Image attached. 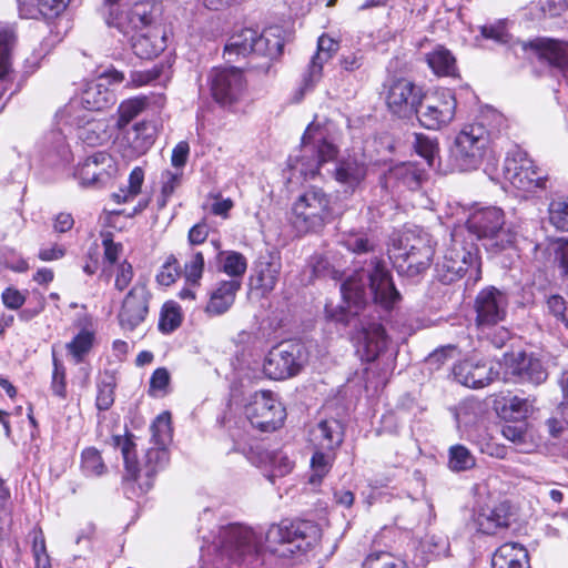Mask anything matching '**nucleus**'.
<instances>
[{
  "label": "nucleus",
  "instance_id": "obj_38",
  "mask_svg": "<svg viewBox=\"0 0 568 568\" xmlns=\"http://www.w3.org/2000/svg\"><path fill=\"white\" fill-rule=\"evenodd\" d=\"M426 62L433 72L439 77L456 74V59L448 49L442 45H437L426 54Z\"/></svg>",
  "mask_w": 568,
  "mask_h": 568
},
{
  "label": "nucleus",
  "instance_id": "obj_45",
  "mask_svg": "<svg viewBox=\"0 0 568 568\" xmlns=\"http://www.w3.org/2000/svg\"><path fill=\"white\" fill-rule=\"evenodd\" d=\"M114 274V287L119 292L124 291L132 282L134 272L132 265L128 261H122L113 267H103L102 276H111Z\"/></svg>",
  "mask_w": 568,
  "mask_h": 568
},
{
  "label": "nucleus",
  "instance_id": "obj_58",
  "mask_svg": "<svg viewBox=\"0 0 568 568\" xmlns=\"http://www.w3.org/2000/svg\"><path fill=\"white\" fill-rule=\"evenodd\" d=\"M344 246L354 253L361 254L373 250L374 244L365 234L352 233L343 240Z\"/></svg>",
  "mask_w": 568,
  "mask_h": 568
},
{
  "label": "nucleus",
  "instance_id": "obj_42",
  "mask_svg": "<svg viewBox=\"0 0 568 568\" xmlns=\"http://www.w3.org/2000/svg\"><path fill=\"white\" fill-rule=\"evenodd\" d=\"M14 43L13 30L0 27V81H6L11 73V51Z\"/></svg>",
  "mask_w": 568,
  "mask_h": 568
},
{
  "label": "nucleus",
  "instance_id": "obj_29",
  "mask_svg": "<svg viewBox=\"0 0 568 568\" xmlns=\"http://www.w3.org/2000/svg\"><path fill=\"white\" fill-rule=\"evenodd\" d=\"M240 280L221 281L210 293L205 313L209 316H220L226 313L235 302L237 292L241 290Z\"/></svg>",
  "mask_w": 568,
  "mask_h": 568
},
{
  "label": "nucleus",
  "instance_id": "obj_9",
  "mask_svg": "<svg viewBox=\"0 0 568 568\" xmlns=\"http://www.w3.org/2000/svg\"><path fill=\"white\" fill-rule=\"evenodd\" d=\"M434 253L429 234L407 232L400 240L399 246L393 250L390 258L399 274L414 277L430 266Z\"/></svg>",
  "mask_w": 568,
  "mask_h": 568
},
{
  "label": "nucleus",
  "instance_id": "obj_41",
  "mask_svg": "<svg viewBox=\"0 0 568 568\" xmlns=\"http://www.w3.org/2000/svg\"><path fill=\"white\" fill-rule=\"evenodd\" d=\"M135 155L144 154L154 143V126L148 122L134 124L132 133L128 138Z\"/></svg>",
  "mask_w": 568,
  "mask_h": 568
},
{
  "label": "nucleus",
  "instance_id": "obj_7",
  "mask_svg": "<svg viewBox=\"0 0 568 568\" xmlns=\"http://www.w3.org/2000/svg\"><path fill=\"white\" fill-rule=\"evenodd\" d=\"M333 219L331 196L318 187L304 191L292 205L291 222L301 233L317 232Z\"/></svg>",
  "mask_w": 568,
  "mask_h": 568
},
{
  "label": "nucleus",
  "instance_id": "obj_3",
  "mask_svg": "<svg viewBox=\"0 0 568 568\" xmlns=\"http://www.w3.org/2000/svg\"><path fill=\"white\" fill-rule=\"evenodd\" d=\"M282 44L280 40H270L265 34L254 29H242L231 36L224 47V59L227 63H236L242 59H248L247 67H258L267 70L268 60L280 54Z\"/></svg>",
  "mask_w": 568,
  "mask_h": 568
},
{
  "label": "nucleus",
  "instance_id": "obj_55",
  "mask_svg": "<svg viewBox=\"0 0 568 568\" xmlns=\"http://www.w3.org/2000/svg\"><path fill=\"white\" fill-rule=\"evenodd\" d=\"M182 173L165 170L161 175V197L159 204L165 206L169 197L174 193L181 183Z\"/></svg>",
  "mask_w": 568,
  "mask_h": 568
},
{
  "label": "nucleus",
  "instance_id": "obj_48",
  "mask_svg": "<svg viewBox=\"0 0 568 568\" xmlns=\"http://www.w3.org/2000/svg\"><path fill=\"white\" fill-rule=\"evenodd\" d=\"M182 323L180 306L174 302H168L163 305L159 328L163 333H172Z\"/></svg>",
  "mask_w": 568,
  "mask_h": 568
},
{
  "label": "nucleus",
  "instance_id": "obj_34",
  "mask_svg": "<svg viewBox=\"0 0 568 568\" xmlns=\"http://www.w3.org/2000/svg\"><path fill=\"white\" fill-rule=\"evenodd\" d=\"M359 339L363 345V357L367 362L376 359L387 346L385 329L382 324L376 322L362 327Z\"/></svg>",
  "mask_w": 568,
  "mask_h": 568
},
{
  "label": "nucleus",
  "instance_id": "obj_26",
  "mask_svg": "<svg viewBox=\"0 0 568 568\" xmlns=\"http://www.w3.org/2000/svg\"><path fill=\"white\" fill-rule=\"evenodd\" d=\"M281 270V257L277 254L261 255L254 264L251 285L263 294L271 293L277 284Z\"/></svg>",
  "mask_w": 568,
  "mask_h": 568
},
{
  "label": "nucleus",
  "instance_id": "obj_1",
  "mask_svg": "<svg viewBox=\"0 0 568 568\" xmlns=\"http://www.w3.org/2000/svg\"><path fill=\"white\" fill-rule=\"evenodd\" d=\"M341 293L347 310L341 306L337 311L326 305L325 311L329 318L345 324L349 323L352 316L357 315L369 297L386 310L400 300L389 272L378 260L372 261L371 270H361L347 277L341 285Z\"/></svg>",
  "mask_w": 568,
  "mask_h": 568
},
{
  "label": "nucleus",
  "instance_id": "obj_25",
  "mask_svg": "<svg viewBox=\"0 0 568 568\" xmlns=\"http://www.w3.org/2000/svg\"><path fill=\"white\" fill-rule=\"evenodd\" d=\"M336 163L334 178L346 190L354 191L366 178L367 161L363 153L347 154Z\"/></svg>",
  "mask_w": 568,
  "mask_h": 568
},
{
  "label": "nucleus",
  "instance_id": "obj_49",
  "mask_svg": "<svg viewBox=\"0 0 568 568\" xmlns=\"http://www.w3.org/2000/svg\"><path fill=\"white\" fill-rule=\"evenodd\" d=\"M422 548L425 554L433 557H446L449 552V540L442 532L428 534L422 542Z\"/></svg>",
  "mask_w": 568,
  "mask_h": 568
},
{
  "label": "nucleus",
  "instance_id": "obj_46",
  "mask_svg": "<svg viewBox=\"0 0 568 568\" xmlns=\"http://www.w3.org/2000/svg\"><path fill=\"white\" fill-rule=\"evenodd\" d=\"M146 106L145 98H134L122 102L119 106L116 125L119 129L126 126Z\"/></svg>",
  "mask_w": 568,
  "mask_h": 568
},
{
  "label": "nucleus",
  "instance_id": "obj_19",
  "mask_svg": "<svg viewBox=\"0 0 568 568\" xmlns=\"http://www.w3.org/2000/svg\"><path fill=\"white\" fill-rule=\"evenodd\" d=\"M151 293L145 283L136 282L123 298L118 314L122 328L133 331L144 322L149 313Z\"/></svg>",
  "mask_w": 568,
  "mask_h": 568
},
{
  "label": "nucleus",
  "instance_id": "obj_2",
  "mask_svg": "<svg viewBox=\"0 0 568 568\" xmlns=\"http://www.w3.org/2000/svg\"><path fill=\"white\" fill-rule=\"evenodd\" d=\"M112 440L113 446L121 450L124 460V479L136 484L141 493L149 491L153 486L155 474L163 469L169 462V453L165 447L154 445L148 448L143 459L139 462L131 435L113 436Z\"/></svg>",
  "mask_w": 568,
  "mask_h": 568
},
{
  "label": "nucleus",
  "instance_id": "obj_39",
  "mask_svg": "<svg viewBox=\"0 0 568 568\" xmlns=\"http://www.w3.org/2000/svg\"><path fill=\"white\" fill-rule=\"evenodd\" d=\"M313 449V456L311 458V476L310 483L312 485L321 484L322 479L329 473L335 458L336 450L332 449Z\"/></svg>",
  "mask_w": 568,
  "mask_h": 568
},
{
  "label": "nucleus",
  "instance_id": "obj_53",
  "mask_svg": "<svg viewBox=\"0 0 568 568\" xmlns=\"http://www.w3.org/2000/svg\"><path fill=\"white\" fill-rule=\"evenodd\" d=\"M81 466L88 476H100L106 469L99 450L93 447L82 452Z\"/></svg>",
  "mask_w": 568,
  "mask_h": 568
},
{
  "label": "nucleus",
  "instance_id": "obj_63",
  "mask_svg": "<svg viewBox=\"0 0 568 568\" xmlns=\"http://www.w3.org/2000/svg\"><path fill=\"white\" fill-rule=\"evenodd\" d=\"M102 244L104 247L103 258L105 263H109L108 267H113L120 263L119 258L122 253V245L114 243L109 236L103 239Z\"/></svg>",
  "mask_w": 568,
  "mask_h": 568
},
{
  "label": "nucleus",
  "instance_id": "obj_17",
  "mask_svg": "<svg viewBox=\"0 0 568 568\" xmlns=\"http://www.w3.org/2000/svg\"><path fill=\"white\" fill-rule=\"evenodd\" d=\"M209 81L213 98L224 105L236 102L245 89V80L240 67L213 68Z\"/></svg>",
  "mask_w": 568,
  "mask_h": 568
},
{
  "label": "nucleus",
  "instance_id": "obj_43",
  "mask_svg": "<svg viewBox=\"0 0 568 568\" xmlns=\"http://www.w3.org/2000/svg\"><path fill=\"white\" fill-rule=\"evenodd\" d=\"M152 442L154 445L165 447L172 439L171 414L161 413L151 425Z\"/></svg>",
  "mask_w": 568,
  "mask_h": 568
},
{
  "label": "nucleus",
  "instance_id": "obj_20",
  "mask_svg": "<svg viewBox=\"0 0 568 568\" xmlns=\"http://www.w3.org/2000/svg\"><path fill=\"white\" fill-rule=\"evenodd\" d=\"M422 98L420 88L406 79H398L389 85L386 103L392 113L399 118H409L417 113Z\"/></svg>",
  "mask_w": 568,
  "mask_h": 568
},
{
  "label": "nucleus",
  "instance_id": "obj_18",
  "mask_svg": "<svg viewBox=\"0 0 568 568\" xmlns=\"http://www.w3.org/2000/svg\"><path fill=\"white\" fill-rule=\"evenodd\" d=\"M116 99L112 90L99 79L85 83L81 93L71 99L60 114H83L84 111H102L115 103Z\"/></svg>",
  "mask_w": 568,
  "mask_h": 568
},
{
  "label": "nucleus",
  "instance_id": "obj_14",
  "mask_svg": "<svg viewBox=\"0 0 568 568\" xmlns=\"http://www.w3.org/2000/svg\"><path fill=\"white\" fill-rule=\"evenodd\" d=\"M245 416L250 424L262 432H274L286 417V410L272 392L254 393L245 406Z\"/></svg>",
  "mask_w": 568,
  "mask_h": 568
},
{
  "label": "nucleus",
  "instance_id": "obj_22",
  "mask_svg": "<svg viewBox=\"0 0 568 568\" xmlns=\"http://www.w3.org/2000/svg\"><path fill=\"white\" fill-rule=\"evenodd\" d=\"M506 374L517 376L523 382L535 385L544 383L548 373L541 361L532 354L511 353L505 355Z\"/></svg>",
  "mask_w": 568,
  "mask_h": 568
},
{
  "label": "nucleus",
  "instance_id": "obj_4",
  "mask_svg": "<svg viewBox=\"0 0 568 568\" xmlns=\"http://www.w3.org/2000/svg\"><path fill=\"white\" fill-rule=\"evenodd\" d=\"M321 539V528L308 520H283L272 525L265 534L266 548L278 557L306 552Z\"/></svg>",
  "mask_w": 568,
  "mask_h": 568
},
{
  "label": "nucleus",
  "instance_id": "obj_5",
  "mask_svg": "<svg viewBox=\"0 0 568 568\" xmlns=\"http://www.w3.org/2000/svg\"><path fill=\"white\" fill-rule=\"evenodd\" d=\"M489 142V132L481 124L464 126L449 146L448 163L452 171L477 170L488 150Z\"/></svg>",
  "mask_w": 568,
  "mask_h": 568
},
{
  "label": "nucleus",
  "instance_id": "obj_23",
  "mask_svg": "<svg viewBox=\"0 0 568 568\" xmlns=\"http://www.w3.org/2000/svg\"><path fill=\"white\" fill-rule=\"evenodd\" d=\"M453 373L458 383L469 388L485 387L499 376V371L491 362H474L471 359L456 364Z\"/></svg>",
  "mask_w": 568,
  "mask_h": 568
},
{
  "label": "nucleus",
  "instance_id": "obj_8",
  "mask_svg": "<svg viewBox=\"0 0 568 568\" xmlns=\"http://www.w3.org/2000/svg\"><path fill=\"white\" fill-rule=\"evenodd\" d=\"M467 229L496 252L513 246L517 239V231L506 226L505 214L496 206L476 209L467 220Z\"/></svg>",
  "mask_w": 568,
  "mask_h": 568
},
{
  "label": "nucleus",
  "instance_id": "obj_64",
  "mask_svg": "<svg viewBox=\"0 0 568 568\" xmlns=\"http://www.w3.org/2000/svg\"><path fill=\"white\" fill-rule=\"evenodd\" d=\"M552 250L556 260L562 270V274L568 276V239H557L552 242Z\"/></svg>",
  "mask_w": 568,
  "mask_h": 568
},
{
  "label": "nucleus",
  "instance_id": "obj_35",
  "mask_svg": "<svg viewBox=\"0 0 568 568\" xmlns=\"http://www.w3.org/2000/svg\"><path fill=\"white\" fill-rule=\"evenodd\" d=\"M70 0H18L19 13L26 19L52 18L63 12Z\"/></svg>",
  "mask_w": 568,
  "mask_h": 568
},
{
  "label": "nucleus",
  "instance_id": "obj_44",
  "mask_svg": "<svg viewBox=\"0 0 568 568\" xmlns=\"http://www.w3.org/2000/svg\"><path fill=\"white\" fill-rule=\"evenodd\" d=\"M476 464L475 457L468 448L463 445H455L449 448L448 467L453 471H465Z\"/></svg>",
  "mask_w": 568,
  "mask_h": 568
},
{
  "label": "nucleus",
  "instance_id": "obj_12",
  "mask_svg": "<svg viewBox=\"0 0 568 568\" xmlns=\"http://www.w3.org/2000/svg\"><path fill=\"white\" fill-rule=\"evenodd\" d=\"M456 98L449 89H438L423 94L417 110L419 123L428 130H440L455 118Z\"/></svg>",
  "mask_w": 568,
  "mask_h": 568
},
{
  "label": "nucleus",
  "instance_id": "obj_61",
  "mask_svg": "<svg viewBox=\"0 0 568 568\" xmlns=\"http://www.w3.org/2000/svg\"><path fill=\"white\" fill-rule=\"evenodd\" d=\"M53 367L51 388L57 396L63 397L65 395V371L54 355Z\"/></svg>",
  "mask_w": 568,
  "mask_h": 568
},
{
  "label": "nucleus",
  "instance_id": "obj_50",
  "mask_svg": "<svg viewBox=\"0 0 568 568\" xmlns=\"http://www.w3.org/2000/svg\"><path fill=\"white\" fill-rule=\"evenodd\" d=\"M115 379L105 374L98 383L97 407L100 410L109 409L114 402Z\"/></svg>",
  "mask_w": 568,
  "mask_h": 568
},
{
  "label": "nucleus",
  "instance_id": "obj_16",
  "mask_svg": "<svg viewBox=\"0 0 568 568\" xmlns=\"http://www.w3.org/2000/svg\"><path fill=\"white\" fill-rule=\"evenodd\" d=\"M301 346L294 343L281 344L272 348L263 364L264 374L275 381L292 377L302 367Z\"/></svg>",
  "mask_w": 568,
  "mask_h": 568
},
{
  "label": "nucleus",
  "instance_id": "obj_31",
  "mask_svg": "<svg viewBox=\"0 0 568 568\" xmlns=\"http://www.w3.org/2000/svg\"><path fill=\"white\" fill-rule=\"evenodd\" d=\"M338 50V43L327 37L322 36L317 41V52L313 55L307 72L304 75V88H311L322 78L324 63L329 61L333 54Z\"/></svg>",
  "mask_w": 568,
  "mask_h": 568
},
{
  "label": "nucleus",
  "instance_id": "obj_52",
  "mask_svg": "<svg viewBox=\"0 0 568 568\" xmlns=\"http://www.w3.org/2000/svg\"><path fill=\"white\" fill-rule=\"evenodd\" d=\"M94 335L92 332L83 329L81 331L70 343L67 344L69 353L79 363L83 356L89 353L93 345Z\"/></svg>",
  "mask_w": 568,
  "mask_h": 568
},
{
  "label": "nucleus",
  "instance_id": "obj_36",
  "mask_svg": "<svg viewBox=\"0 0 568 568\" xmlns=\"http://www.w3.org/2000/svg\"><path fill=\"white\" fill-rule=\"evenodd\" d=\"M424 171L414 163H400L389 169L386 181L395 182L406 186L409 190H416L420 186Z\"/></svg>",
  "mask_w": 568,
  "mask_h": 568
},
{
  "label": "nucleus",
  "instance_id": "obj_24",
  "mask_svg": "<svg viewBox=\"0 0 568 568\" xmlns=\"http://www.w3.org/2000/svg\"><path fill=\"white\" fill-rule=\"evenodd\" d=\"M61 119L78 130V138L90 146L101 145L110 139L108 122L104 119H89L83 114H60Z\"/></svg>",
  "mask_w": 568,
  "mask_h": 568
},
{
  "label": "nucleus",
  "instance_id": "obj_33",
  "mask_svg": "<svg viewBox=\"0 0 568 568\" xmlns=\"http://www.w3.org/2000/svg\"><path fill=\"white\" fill-rule=\"evenodd\" d=\"M493 568H530L527 549L518 542H506L493 555Z\"/></svg>",
  "mask_w": 568,
  "mask_h": 568
},
{
  "label": "nucleus",
  "instance_id": "obj_40",
  "mask_svg": "<svg viewBox=\"0 0 568 568\" xmlns=\"http://www.w3.org/2000/svg\"><path fill=\"white\" fill-rule=\"evenodd\" d=\"M220 270L229 275L231 280H240L247 268V261L245 256L236 251L219 252Z\"/></svg>",
  "mask_w": 568,
  "mask_h": 568
},
{
  "label": "nucleus",
  "instance_id": "obj_51",
  "mask_svg": "<svg viewBox=\"0 0 568 568\" xmlns=\"http://www.w3.org/2000/svg\"><path fill=\"white\" fill-rule=\"evenodd\" d=\"M405 566L404 560L386 551L369 554L363 562V568H405Z\"/></svg>",
  "mask_w": 568,
  "mask_h": 568
},
{
  "label": "nucleus",
  "instance_id": "obj_15",
  "mask_svg": "<svg viewBox=\"0 0 568 568\" xmlns=\"http://www.w3.org/2000/svg\"><path fill=\"white\" fill-rule=\"evenodd\" d=\"M442 281L454 282L467 272L479 273L478 250L474 244L465 245L457 234L453 235L452 243L445 252L440 265Z\"/></svg>",
  "mask_w": 568,
  "mask_h": 568
},
{
  "label": "nucleus",
  "instance_id": "obj_11",
  "mask_svg": "<svg viewBox=\"0 0 568 568\" xmlns=\"http://www.w3.org/2000/svg\"><path fill=\"white\" fill-rule=\"evenodd\" d=\"M219 545L214 548L219 551L215 568L226 566L225 558L236 561L246 555H254L260 550L261 539L248 527L229 525L222 527L219 536Z\"/></svg>",
  "mask_w": 568,
  "mask_h": 568
},
{
  "label": "nucleus",
  "instance_id": "obj_30",
  "mask_svg": "<svg viewBox=\"0 0 568 568\" xmlns=\"http://www.w3.org/2000/svg\"><path fill=\"white\" fill-rule=\"evenodd\" d=\"M166 48V33L164 28H155L135 32L132 38V49L141 59H153Z\"/></svg>",
  "mask_w": 568,
  "mask_h": 568
},
{
  "label": "nucleus",
  "instance_id": "obj_21",
  "mask_svg": "<svg viewBox=\"0 0 568 568\" xmlns=\"http://www.w3.org/2000/svg\"><path fill=\"white\" fill-rule=\"evenodd\" d=\"M507 298L495 287L481 290L475 300L476 325L484 329L501 322L506 316Z\"/></svg>",
  "mask_w": 568,
  "mask_h": 568
},
{
  "label": "nucleus",
  "instance_id": "obj_57",
  "mask_svg": "<svg viewBox=\"0 0 568 568\" xmlns=\"http://www.w3.org/2000/svg\"><path fill=\"white\" fill-rule=\"evenodd\" d=\"M415 150L423 156L429 166L434 165L435 156L438 152V145L435 141L423 134H416L415 136Z\"/></svg>",
  "mask_w": 568,
  "mask_h": 568
},
{
  "label": "nucleus",
  "instance_id": "obj_10",
  "mask_svg": "<svg viewBox=\"0 0 568 568\" xmlns=\"http://www.w3.org/2000/svg\"><path fill=\"white\" fill-rule=\"evenodd\" d=\"M503 176L514 189L523 192H535L547 186V175L535 165L528 154L520 150L509 151L503 165Z\"/></svg>",
  "mask_w": 568,
  "mask_h": 568
},
{
  "label": "nucleus",
  "instance_id": "obj_60",
  "mask_svg": "<svg viewBox=\"0 0 568 568\" xmlns=\"http://www.w3.org/2000/svg\"><path fill=\"white\" fill-rule=\"evenodd\" d=\"M547 307L558 321L568 329V305L560 295H552L547 300Z\"/></svg>",
  "mask_w": 568,
  "mask_h": 568
},
{
  "label": "nucleus",
  "instance_id": "obj_47",
  "mask_svg": "<svg viewBox=\"0 0 568 568\" xmlns=\"http://www.w3.org/2000/svg\"><path fill=\"white\" fill-rule=\"evenodd\" d=\"M549 222L557 230L568 232V199L558 197L548 206Z\"/></svg>",
  "mask_w": 568,
  "mask_h": 568
},
{
  "label": "nucleus",
  "instance_id": "obj_59",
  "mask_svg": "<svg viewBox=\"0 0 568 568\" xmlns=\"http://www.w3.org/2000/svg\"><path fill=\"white\" fill-rule=\"evenodd\" d=\"M162 69L163 68L154 67L146 71H134L131 73L130 81L126 85L130 88H139L150 84L160 78Z\"/></svg>",
  "mask_w": 568,
  "mask_h": 568
},
{
  "label": "nucleus",
  "instance_id": "obj_32",
  "mask_svg": "<svg viewBox=\"0 0 568 568\" xmlns=\"http://www.w3.org/2000/svg\"><path fill=\"white\" fill-rule=\"evenodd\" d=\"M509 506L500 503L495 507L480 508L475 515L477 529L486 535H494L499 529L507 528L509 525Z\"/></svg>",
  "mask_w": 568,
  "mask_h": 568
},
{
  "label": "nucleus",
  "instance_id": "obj_62",
  "mask_svg": "<svg viewBox=\"0 0 568 568\" xmlns=\"http://www.w3.org/2000/svg\"><path fill=\"white\" fill-rule=\"evenodd\" d=\"M480 33L484 38L491 39L498 43H507L510 38L506 31L505 24L501 22L481 27Z\"/></svg>",
  "mask_w": 568,
  "mask_h": 568
},
{
  "label": "nucleus",
  "instance_id": "obj_28",
  "mask_svg": "<svg viewBox=\"0 0 568 568\" xmlns=\"http://www.w3.org/2000/svg\"><path fill=\"white\" fill-rule=\"evenodd\" d=\"M523 50L532 49L540 59L548 61L551 65L561 70L568 78V42L555 40H537L534 42H521Z\"/></svg>",
  "mask_w": 568,
  "mask_h": 568
},
{
  "label": "nucleus",
  "instance_id": "obj_6",
  "mask_svg": "<svg viewBox=\"0 0 568 568\" xmlns=\"http://www.w3.org/2000/svg\"><path fill=\"white\" fill-rule=\"evenodd\" d=\"M338 153L337 146L328 141L324 131L314 123L310 124L302 138L301 155L290 159V168L294 174L304 179H314L320 168Z\"/></svg>",
  "mask_w": 568,
  "mask_h": 568
},
{
  "label": "nucleus",
  "instance_id": "obj_37",
  "mask_svg": "<svg viewBox=\"0 0 568 568\" xmlns=\"http://www.w3.org/2000/svg\"><path fill=\"white\" fill-rule=\"evenodd\" d=\"M110 159L103 152H97L88 156L81 164L75 169L74 175L79 179L80 183L84 186L93 185L99 182L102 175L103 169L100 168Z\"/></svg>",
  "mask_w": 568,
  "mask_h": 568
},
{
  "label": "nucleus",
  "instance_id": "obj_13",
  "mask_svg": "<svg viewBox=\"0 0 568 568\" xmlns=\"http://www.w3.org/2000/svg\"><path fill=\"white\" fill-rule=\"evenodd\" d=\"M105 22L122 33L164 28L161 23V7L150 1L136 2L126 12L111 10L105 17Z\"/></svg>",
  "mask_w": 568,
  "mask_h": 568
},
{
  "label": "nucleus",
  "instance_id": "obj_54",
  "mask_svg": "<svg viewBox=\"0 0 568 568\" xmlns=\"http://www.w3.org/2000/svg\"><path fill=\"white\" fill-rule=\"evenodd\" d=\"M204 271V256L201 252H194L190 260L184 264V277L186 284L193 286H200V280L202 278Z\"/></svg>",
  "mask_w": 568,
  "mask_h": 568
},
{
  "label": "nucleus",
  "instance_id": "obj_27",
  "mask_svg": "<svg viewBox=\"0 0 568 568\" xmlns=\"http://www.w3.org/2000/svg\"><path fill=\"white\" fill-rule=\"evenodd\" d=\"M344 440V427L337 419L321 420L310 430L308 442L312 448L337 450Z\"/></svg>",
  "mask_w": 568,
  "mask_h": 568
},
{
  "label": "nucleus",
  "instance_id": "obj_56",
  "mask_svg": "<svg viewBox=\"0 0 568 568\" xmlns=\"http://www.w3.org/2000/svg\"><path fill=\"white\" fill-rule=\"evenodd\" d=\"M180 276V265L175 256L170 255L165 263L161 266L158 275L156 282L160 285L169 286L173 284L176 278Z\"/></svg>",
  "mask_w": 568,
  "mask_h": 568
}]
</instances>
